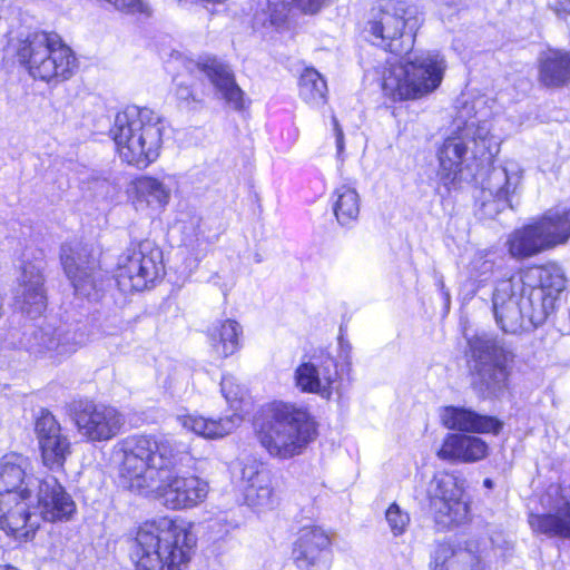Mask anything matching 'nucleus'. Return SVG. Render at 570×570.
<instances>
[{"mask_svg":"<svg viewBox=\"0 0 570 570\" xmlns=\"http://www.w3.org/2000/svg\"><path fill=\"white\" fill-rule=\"evenodd\" d=\"M304 12L315 13L324 4L325 0H294Z\"/></svg>","mask_w":570,"mask_h":570,"instance_id":"obj_43","label":"nucleus"},{"mask_svg":"<svg viewBox=\"0 0 570 570\" xmlns=\"http://www.w3.org/2000/svg\"><path fill=\"white\" fill-rule=\"evenodd\" d=\"M386 523L394 537L402 535L410 524V515L397 503H392L385 512Z\"/></svg>","mask_w":570,"mask_h":570,"instance_id":"obj_40","label":"nucleus"},{"mask_svg":"<svg viewBox=\"0 0 570 570\" xmlns=\"http://www.w3.org/2000/svg\"><path fill=\"white\" fill-rule=\"evenodd\" d=\"M507 246L514 258L532 257L551 248L539 220L513 230L507 239Z\"/></svg>","mask_w":570,"mask_h":570,"instance_id":"obj_31","label":"nucleus"},{"mask_svg":"<svg viewBox=\"0 0 570 570\" xmlns=\"http://www.w3.org/2000/svg\"><path fill=\"white\" fill-rule=\"evenodd\" d=\"M421 19L414 7L390 2L373 9L366 31L373 42L394 55H407L383 76V90L394 100L416 99L434 91L443 79L444 58L435 51L411 53Z\"/></svg>","mask_w":570,"mask_h":570,"instance_id":"obj_2","label":"nucleus"},{"mask_svg":"<svg viewBox=\"0 0 570 570\" xmlns=\"http://www.w3.org/2000/svg\"><path fill=\"white\" fill-rule=\"evenodd\" d=\"M116 150L122 161L137 168L155 163L163 146V124L148 108L129 106L119 111L110 128Z\"/></svg>","mask_w":570,"mask_h":570,"instance_id":"obj_6","label":"nucleus"},{"mask_svg":"<svg viewBox=\"0 0 570 570\" xmlns=\"http://www.w3.org/2000/svg\"><path fill=\"white\" fill-rule=\"evenodd\" d=\"M484 485H485L487 488H492V481H491L490 479H485V480H484Z\"/></svg>","mask_w":570,"mask_h":570,"instance_id":"obj_47","label":"nucleus"},{"mask_svg":"<svg viewBox=\"0 0 570 570\" xmlns=\"http://www.w3.org/2000/svg\"><path fill=\"white\" fill-rule=\"evenodd\" d=\"M292 556L299 570H330L331 538L320 527H303L293 543Z\"/></svg>","mask_w":570,"mask_h":570,"instance_id":"obj_19","label":"nucleus"},{"mask_svg":"<svg viewBox=\"0 0 570 570\" xmlns=\"http://www.w3.org/2000/svg\"><path fill=\"white\" fill-rule=\"evenodd\" d=\"M178 186L176 175H140L129 184L127 195L136 212L161 213L169 205Z\"/></svg>","mask_w":570,"mask_h":570,"instance_id":"obj_16","label":"nucleus"},{"mask_svg":"<svg viewBox=\"0 0 570 570\" xmlns=\"http://www.w3.org/2000/svg\"><path fill=\"white\" fill-rule=\"evenodd\" d=\"M2 312H3V301H2V297L0 296V317L2 316Z\"/></svg>","mask_w":570,"mask_h":570,"instance_id":"obj_48","label":"nucleus"},{"mask_svg":"<svg viewBox=\"0 0 570 570\" xmlns=\"http://www.w3.org/2000/svg\"><path fill=\"white\" fill-rule=\"evenodd\" d=\"M497 324L507 333H515L523 327L521 295L514 291L512 279L498 282L492 297Z\"/></svg>","mask_w":570,"mask_h":570,"instance_id":"obj_27","label":"nucleus"},{"mask_svg":"<svg viewBox=\"0 0 570 570\" xmlns=\"http://www.w3.org/2000/svg\"><path fill=\"white\" fill-rule=\"evenodd\" d=\"M539 224L550 247L564 244L570 238V208L549 210L539 219Z\"/></svg>","mask_w":570,"mask_h":570,"instance_id":"obj_36","label":"nucleus"},{"mask_svg":"<svg viewBox=\"0 0 570 570\" xmlns=\"http://www.w3.org/2000/svg\"><path fill=\"white\" fill-rule=\"evenodd\" d=\"M239 479L249 507L258 511L273 507L272 478L262 462L253 458L240 461Z\"/></svg>","mask_w":570,"mask_h":570,"instance_id":"obj_25","label":"nucleus"},{"mask_svg":"<svg viewBox=\"0 0 570 570\" xmlns=\"http://www.w3.org/2000/svg\"><path fill=\"white\" fill-rule=\"evenodd\" d=\"M60 259L75 292L81 296H90L96 288V278L95 262L88 248L78 242L66 243L61 246Z\"/></svg>","mask_w":570,"mask_h":570,"instance_id":"obj_23","label":"nucleus"},{"mask_svg":"<svg viewBox=\"0 0 570 570\" xmlns=\"http://www.w3.org/2000/svg\"><path fill=\"white\" fill-rule=\"evenodd\" d=\"M30 461L14 452L0 458V495L17 492L22 497L33 493L38 476L29 473Z\"/></svg>","mask_w":570,"mask_h":570,"instance_id":"obj_26","label":"nucleus"},{"mask_svg":"<svg viewBox=\"0 0 570 570\" xmlns=\"http://www.w3.org/2000/svg\"><path fill=\"white\" fill-rule=\"evenodd\" d=\"M36 434L43 465L53 472L62 470L71 452L70 442L51 413L45 412L38 417Z\"/></svg>","mask_w":570,"mask_h":570,"instance_id":"obj_22","label":"nucleus"},{"mask_svg":"<svg viewBox=\"0 0 570 570\" xmlns=\"http://www.w3.org/2000/svg\"><path fill=\"white\" fill-rule=\"evenodd\" d=\"M548 6L558 17L570 14V0H549Z\"/></svg>","mask_w":570,"mask_h":570,"instance_id":"obj_42","label":"nucleus"},{"mask_svg":"<svg viewBox=\"0 0 570 570\" xmlns=\"http://www.w3.org/2000/svg\"><path fill=\"white\" fill-rule=\"evenodd\" d=\"M94 338L95 334L87 331L85 326L76 328L46 326L33 332L28 346L35 354L60 361L70 356Z\"/></svg>","mask_w":570,"mask_h":570,"instance_id":"obj_14","label":"nucleus"},{"mask_svg":"<svg viewBox=\"0 0 570 570\" xmlns=\"http://www.w3.org/2000/svg\"><path fill=\"white\" fill-rule=\"evenodd\" d=\"M333 213L342 226H351L360 215L361 199L356 189L350 185H341L331 196Z\"/></svg>","mask_w":570,"mask_h":570,"instance_id":"obj_34","label":"nucleus"},{"mask_svg":"<svg viewBox=\"0 0 570 570\" xmlns=\"http://www.w3.org/2000/svg\"><path fill=\"white\" fill-rule=\"evenodd\" d=\"M17 57L32 78L47 82L70 78L77 67L72 50L53 32L29 33L19 41Z\"/></svg>","mask_w":570,"mask_h":570,"instance_id":"obj_7","label":"nucleus"},{"mask_svg":"<svg viewBox=\"0 0 570 570\" xmlns=\"http://www.w3.org/2000/svg\"><path fill=\"white\" fill-rule=\"evenodd\" d=\"M288 11L287 0H267L266 7L254 14V26L278 28L285 22Z\"/></svg>","mask_w":570,"mask_h":570,"instance_id":"obj_39","label":"nucleus"},{"mask_svg":"<svg viewBox=\"0 0 570 570\" xmlns=\"http://www.w3.org/2000/svg\"><path fill=\"white\" fill-rule=\"evenodd\" d=\"M195 546L185 524L163 517L139 525L129 556L136 570H186Z\"/></svg>","mask_w":570,"mask_h":570,"instance_id":"obj_4","label":"nucleus"},{"mask_svg":"<svg viewBox=\"0 0 570 570\" xmlns=\"http://www.w3.org/2000/svg\"><path fill=\"white\" fill-rule=\"evenodd\" d=\"M0 570H19V569L13 566H10V564H2V566H0Z\"/></svg>","mask_w":570,"mask_h":570,"instance_id":"obj_46","label":"nucleus"},{"mask_svg":"<svg viewBox=\"0 0 570 570\" xmlns=\"http://www.w3.org/2000/svg\"><path fill=\"white\" fill-rule=\"evenodd\" d=\"M493 262L487 259L485 255L478 253L470 263V273L479 282H483L492 273Z\"/></svg>","mask_w":570,"mask_h":570,"instance_id":"obj_41","label":"nucleus"},{"mask_svg":"<svg viewBox=\"0 0 570 570\" xmlns=\"http://www.w3.org/2000/svg\"><path fill=\"white\" fill-rule=\"evenodd\" d=\"M32 497V509L39 517V523L42 520L52 523L67 522L77 511L75 500L53 475L39 478Z\"/></svg>","mask_w":570,"mask_h":570,"instance_id":"obj_17","label":"nucleus"},{"mask_svg":"<svg viewBox=\"0 0 570 570\" xmlns=\"http://www.w3.org/2000/svg\"><path fill=\"white\" fill-rule=\"evenodd\" d=\"M442 424L450 430L473 433H498L501 423L492 417L480 415L464 407L446 406L441 414Z\"/></svg>","mask_w":570,"mask_h":570,"instance_id":"obj_30","label":"nucleus"},{"mask_svg":"<svg viewBox=\"0 0 570 570\" xmlns=\"http://www.w3.org/2000/svg\"><path fill=\"white\" fill-rule=\"evenodd\" d=\"M115 333H116L115 331H107V330L104 331V334H107V335H112Z\"/></svg>","mask_w":570,"mask_h":570,"instance_id":"obj_49","label":"nucleus"},{"mask_svg":"<svg viewBox=\"0 0 570 570\" xmlns=\"http://www.w3.org/2000/svg\"><path fill=\"white\" fill-rule=\"evenodd\" d=\"M299 98L311 108L320 109L327 102V85L314 68H306L298 80Z\"/></svg>","mask_w":570,"mask_h":570,"instance_id":"obj_35","label":"nucleus"},{"mask_svg":"<svg viewBox=\"0 0 570 570\" xmlns=\"http://www.w3.org/2000/svg\"><path fill=\"white\" fill-rule=\"evenodd\" d=\"M540 503L544 512H531L529 525L535 534L549 538L570 539V498L559 485H550L541 495Z\"/></svg>","mask_w":570,"mask_h":570,"instance_id":"obj_15","label":"nucleus"},{"mask_svg":"<svg viewBox=\"0 0 570 570\" xmlns=\"http://www.w3.org/2000/svg\"><path fill=\"white\" fill-rule=\"evenodd\" d=\"M470 348L475 384L488 395L502 393L508 386L513 354L489 336H476Z\"/></svg>","mask_w":570,"mask_h":570,"instance_id":"obj_9","label":"nucleus"},{"mask_svg":"<svg viewBox=\"0 0 570 570\" xmlns=\"http://www.w3.org/2000/svg\"><path fill=\"white\" fill-rule=\"evenodd\" d=\"M176 96L183 101H188L193 97V91L188 86L177 85Z\"/></svg>","mask_w":570,"mask_h":570,"instance_id":"obj_45","label":"nucleus"},{"mask_svg":"<svg viewBox=\"0 0 570 570\" xmlns=\"http://www.w3.org/2000/svg\"><path fill=\"white\" fill-rule=\"evenodd\" d=\"M32 494L17 492L0 495V528L19 539H28L39 528V517L32 509Z\"/></svg>","mask_w":570,"mask_h":570,"instance_id":"obj_20","label":"nucleus"},{"mask_svg":"<svg viewBox=\"0 0 570 570\" xmlns=\"http://www.w3.org/2000/svg\"><path fill=\"white\" fill-rule=\"evenodd\" d=\"M454 125V130L438 150V175L449 189L461 180L475 179L499 153L490 121L476 116L464 119L461 114Z\"/></svg>","mask_w":570,"mask_h":570,"instance_id":"obj_3","label":"nucleus"},{"mask_svg":"<svg viewBox=\"0 0 570 570\" xmlns=\"http://www.w3.org/2000/svg\"><path fill=\"white\" fill-rule=\"evenodd\" d=\"M188 448L170 435H131L117 444L119 478L124 487L139 494L154 493L167 509L188 510L204 503L210 491L207 480L194 474L161 473L181 464Z\"/></svg>","mask_w":570,"mask_h":570,"instance_id":"obj_1","label":"nucleus"},{"mask_svg":"<svg viewBox=\"0 0 570 570\" xmlns=\"http://www.w3.org/2000/svg\"><path fill=\"white\" fill-rule=\"evenodd\" d=\"M520 295L523 323L528 321L533 326L542 324L552 307L553 299L543 296L542 291H534L532 288L527 295L524 293Z\"/></svg>","mask_w":570,"mask_h":570,"instance_id":"obj_37","label":"nucleus"},{"mask_svg":"<svg viewBox=\"0 0 570 570\" xmlns=\"http://www.w3.org/2000/svg\"><path fill=\"white\" fill-rule=\"evenodd\" d=\"M332 124H333V130H334L335 139H336L337 155L341 156L343 150H344V134H343V129L340 126L338 120H337V118L335 116H332Z\"/></svg>","mask_w":570,"mask_h":570,"instance_id":"obj_44","label":"nucleus"},{"mask_svg":"<svg viewBox=\"0 0 570 570\" xmlns=\"http://www.w3.org/2000/svg\"><path fill=\"white\" fill-rule=\"evenodd\" d=\"M163 274L161 249L144 240L120 255L115 277L119 289L130 293L150 288Z\"/></svg>","mask_w":570,"mask_h":570,"instance_id":"obj_8","label":"nucleus"},{"mask_svg":"<svg viewBox=\"0 0 570 570\" xmlns=\"http://www.w3.org/2000/svg\"><path fill=\"white\" fill-rule=\"evenodd\" d=\"M220 391L229 406L234 410L230 415L220 417H206L197 412L178 413L177 423L186 431L196 434L206 440H218L234 432L242 422V416L237 413L243 402L246 391L233 375H224L220 382Z\"/></svg>","mask_w":570,"mask_h":570,"instance_id":"obj_10","label":"nucleus"},{"mask_svg":"<svg viewBox=\"0 0 570 570\" xmlns=\"http://www.w3.org/2000/svg\"><path fill=\"white\" fill-rule=\"evenodd\" d=\"M479 557L468 549L454 550L440 543L431 556V570H478Z\"/></svg>","mask_w":570,"mask_h":570,"instance_id":"obj_33","label":"nucleus"},{"mask_svg":"<svg viewBox=\"0 0 570 570\" xmlns=\"http://www.w3.org/2000/svg\"><path fill=\"white\" fill-rule=\"evenodd\" d=\"M42 269V259L26 263L14 292L16 305L31 317L40 315L47 306Z\"/></svg>","mask_w":570,"mask_h":570,"instance_id":"obj_24","label":"nucleus"},{"mask_svg":"<svg viewBox=\"0 0 570 570\" xmlns=\"http://www.w3.org/2000/svg\"><path fill=\"white\" fill-rule=\"evenodd\" d=\"M539 287L534 291H542V295L553 299L566 287V277L562 268L557 264H548L535 269Z\"/></svg>","mask_w":570,"mask_h":570,"instance_id":"obj_38","label":"nucleus"},{"mask_svg":"<svg viewBox=\"0 0 570 570\" xmlns=\"http://www.w3.org/2000/svg\"><path fill=\"white\" fill-rule=\"evenodd\" d=\"M79 434L89 442L114 439L125 424L121 412L104 404H86L75 412Z\"/></svg>","mask_w":570,"mask_h":570,"instance_id":"obj_18","label":"nucleus"},{"mask_svg":"<svg viewBox=\"0 0 570 570\" xmlns=\"http://www.w3.org/2000/svg\"><path fill=\"white\" fill-rule=\"evenodd\" d=\"M523 168L515 160H505L503 166L489 173L481 190L478 215L482 219H494L501 212L512 207V196L522 185Z\"/></svg>","mask_w":570,"mask_h":570,"instance_id":"obj_11","label":"nucleus"},{"mask_svg":"<svg viewBox=\"0 0 570 570\" xmlns=\"http://www.w3.org/2000/svg\"><path fill=\"white\" fill-rule=\"evenodd\" d=\"M488 451L489 446L481 438L453 433L446 435L438 456L441 460L470 463L484 459Z\"/></svg>","mask_w":570,"mask_h":570,"instance_id":"obj_28","label":"nucleus"},{"mask_svg":"<svg viewBox=\"0 0 570 570\" xmlns=\"http://www.w3.org/2000/svg\"><path fill=\"white\" fill-rule=\"evenodd\" d=\"M294 381L301 392L316 394L327 401L334 394L341 396L344 392L336 361L328 354L314 356L299 364L295 370Z\"/></svg>","mask_w":570,"mask_h":570,"instance_id":"obj_13","label":"nucleus"},{"mask_svg":"<svg viewBox=\"0 0 570 570\" xmlns=\"http://www.w3.org/2000/svg\"><path fill=\"white\" fill-rule=\"evenodd\" d=\"M193 67L191 71L203 73L229 108L240 111L246 107L245 92L236 83L235 75L228 65L215 57H200L193 62Z\"/></svg>","mask_w":570,"mask_h":570,"instance_id":"obj_21","label":"nucleus"},{"mask_svg":"<svg viewBox=\"0 0 570 570\" xmlns=\"http://www.w3.org/2000/svg\"><path fill=\"white\" fill-rule=\"evenodd\" d=\"M428 494L439 523L449 525L463 522L469 514L463 481L456 475L440 472L430 482Z\"/></svg>","mask_w":570,"mask_h":570,"instance_id":"obj_12","label":"nucleus"},{"mask_svg":"<svg viewBox=\"0 0 570 570\" xmlns=\"http://www.w3.org/2000/svg\"><path fill=\"white\" fill-rule=\"evenodd\" d=\"M254 431L271 456L288 460L302 454L315 439L316 423L307 407L275 401L255 416Z\"/></svg>","mask_w":570,"mask_h":570,"instance_id":"obj_5","label":"nucleus"},{"mask_svg":"<svg viewBox=\"0 0 570 570\" xmlns=\"http://www.w3.org/2000/svg\"><path fill=\"white\" fill-rule=\"evenodd\" d=\"M207 337L217 355L228 357L242 347L243 327L236 320H219L208 327Z\"/></svg>","mask_w":570,"mask_h":570,"instance_id":"obj_32","label":"nucleus"},{"mask_svg":"<svg viewBox=\"0 0 570 570\" xmlns=\"http://www.w3.org/2000/svg\"><path fill=\"white\" fill-rule=\"evenodd\" d=\"M538 81L547 88H560L570 82V52L548 49L538 57Z\"/></svg>","mask_w":570,"mask_h":570,"instance_id":"obj_29","label":"nucleus"}]
</instances>
